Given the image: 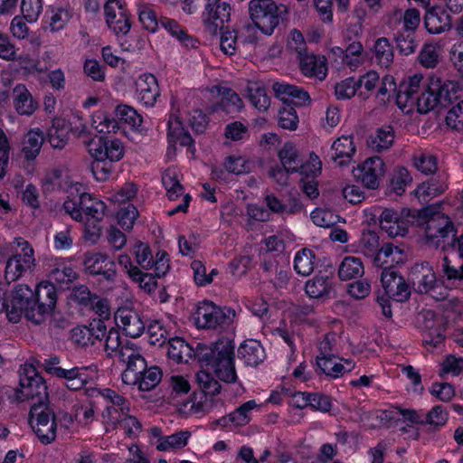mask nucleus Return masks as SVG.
Listing matches in <instances>:
<instances>
[{"mask_svg": "<svg viewBox=\"0 0 463 463\" xmlns=\"http://www.w3.org/2000/svg\"><path fill=\"white\" fill-rule=\"evenodd\" d=\"M420 226H424L426 244L444 250H457L463 260V233L456 237L457 229L451 219L439 212V205H430L418 212Z\"/></svg>", "mask_w": 463, "mask_h": 463, "instance_id": "f257e3e1", "label": "nucleus"}, {"mask_svg": "<svg viewBox=\"0 0 463 463\" xmlns=\"http://www.w3.org/2000/svg\"><path fill=\"white\" fill-rule=\"evenodd\" d=\"M196 355L200 362L210 367L218 380L235 383L238 376L234 364V345L228 338H222L211 345H198Z\"/></svg>", "mask_w": 463, "mask_h": 463, "instance_id": "f03ea898", "label": "nucleus"}, {"mask_svg": "<svg viewBox=\"0 0 463 463\" xmlns=\"http://www.w3.org/2000/svg\"><path fill=\"white\" fill-rule=\"evenodd\" d=\"M34 291L25 284H18L11 290L0 287V313L5 312L10 322H19L22 315L39 325V315L35 316Z\"/></svg>", "mask_w": 463, "mask_h": 463, "instance_id": "7ed1b4c3", "label": "nucleus"}, {"mask_svg": "<svg viewBox=\"0 0 463 463\" xmlns=\"http://www.w3.org/2000/svg\"><path fill=\"white\" fill-rule=\"evenodd\" d=\"M248 5L253 24L266 35H271L288 14L287 6L274 0H250Z\"/></svg>", "mask_w": 463, "mask_h": 463, "instance_id": "20e7f679", "label": "nucleus"}, {"mask_svg": "<svg viewBox=\"0 0 463 463\" xmlns=\"http://www.w3.org/2000/svg\"><path fill=\"white\" fill-rule=\"evenodd\" d=\"M28 421L42 444L49 445L55 440L57 437L56 417L49 403L32 404Z\"/></svg>", "mask_w": 463, "mask_h": 463, "instance_id": "39448f33", "label": "nucleus"}, {"mask_svg": "<svg viewBox=\"0 0 463 463\" xmlns=\"http://www.w3.org/2000/svg\"><path fill=\"white\" fill-rule=\"evenodd\" d=\"M20 398L32 400V404L49 403V393L45 380L32 364H24L19 369Z\"/></svg>", "mask_w": 463, "mask_h": 463, "instance_id": "423d86ee", "label": "nucleus"}, {"mask_svg": "<svg viewBox=\"0 0 463 463\" xmlns=\"http://www.w3.org/2000/svg\"><path fill=\"white\" fill-rule=\"evenodd\" d=\"M84 143L94 159H104L110 163L118 162L125 153L122 141L109 136H100Z\"/></svg>", "mask_w": 463, "mask_h": 463, "instance_id": "0eeeda50", "label": "nucleus"}, {"mask_svg": "<svg viewBox=\"0 0 463 463\" xmlns=\"http://www.w3.org/2000/svg\"><path fill=\"white\" fill-rule=\"evenodd\" d=\"M195 322L198 327L214 329L232 322L235 313L232 309H222L213 302H201L196 310Z\"/></svg>", "mask_w": 463, "mask_h": 463, "instance_id": "6e6552de", "label": "nucleus"}, {"mask_svg": "<svg viewBox=\"0 0 463 463\" xmlns=\"http://www.w3.org/2000/svg\"><path fill=\"white\" fill-rule=\"evenodd\" d=\"M15 242L22 248L20 252L16 251L6 262L5 277L8 281L18 279L24 272L32 269L35 261L33 249L28 241L15 239Z\"/></svg>", "mask_w": 463, "mask_h": 463, "instance_id": "1a4fd4ad", "label": "nucleus"}, {"mask_svg": "<svg viewBox=\"0 0 463 463\" xmlns=\"http://www.w3.org/2000/svg\"><path fill=\"white\" fill-rule=\"evenodd\" d=\"M119 360L126 364V369L122 373V381L126 384H137L138 377L144 373L147 364L146 359L139 351L135 348V345L127 340V345L119 352Z\"/></svg>", "mask_w": 463, "mask_h": 463, "instance_id": "9d476101", "label": "nucleus"}, {"mask_svg": "<svg viewBox=\"0 0 463 463\" xmlns=\"http://www.w3.org/2000/svg\"><path fill=\"white\" fill-rule=\"evenodd\" d=\"M381 282L386 295L397 302L407 301L411 294L410 285L394 269L383 268Z\"/></svg>", "mask_w": 463, "mask_h": 463, "instance_id": "9b49d317", "label": "nucleus"}, {"mask_svg": "<svg viewBox=\"0 0 463 463\" xmlns=\"http://www.w3.org/2000/svg\"><path fill=\"white\" fill-rule=\"evenodd\" d=\"M203 5L204 12L203 13V16L206 31L215 35L217 34L218 28L222 30L224 23L230 20L231 5L222 0L206 2Z\"/></svg>", "mask_w": 463, "mask_h": 463, "instance_id": "f8f14e48", "label": "nucleus"}, {"mask_svg": "<svg viewBox=\"0 0 463 463\" xmlns=\"http://www.w3.org/2000/svg\"><path fill=\"white\" fill-rule=\"evenodd\" d=\"M82 264L85 271L91 276H100L107 281L116 277V264L106 254L87 251L83 255Z\"/></svg>", "mask_w": 463, "mask_h": 463, "instance_id": "ddd939ff", "label": "nucleus"}, {"mask_svg": "<svg viewBox=\"0 0 463 463\" xmlns=\"http://www.w3.org/2000/svg\"><path fill=\"white\" fill-rule=\"evenodd\" d=\"M384 173V162L380 156L370 157L353 170L354 178L369 189L379 186V181Z\"/></svg>", "mask_w": 463, "mask_h": 463, "instance_id": "4468645a", "label": "nucleus"}, {"mask_svg": "<svg viewBox=\"0 0 463 463\" xmlns=\"http://www.w3.org/2000/svg\"><path fill=\"white\" fill-rule=\"evenodd\" d=\"M35 316L38 314L39 324L44 320L45 315L51 313L56 306V286L49 281H42L34 291Z\"/></svg>", "mask_w": 463, "mask_h": 463, "instance_id": "2eb2a0df", "label": "nucleus"}, {"mask_svg": "<svg viewBox=\"0 0 463 463\" xmlns=\"http://www.w3.org/2000/svg\"><path fill=\"white\" fill-rule=\"evenodd\" d=\"M106 23L116 34H127L131 27L126 10L118 0H109L104 5Z\"/></svg>", "mask_w": 463, "mask_h": 463, "instance_id": "dca6fc26", "label": "nucleus"}, {"mask_svg": "<svg viewBox=\"0 0 463 463\" xmlns=\"http://www.w3.org/2000/svg\"><path fill=\"white\" fill-rule=\"evenodd\" d=\"M107 206L102 201L95 202L94 206L87 210L85 213V234L87 241L95 243L102 233V222L106 214Z\"/></svg>", "mask_w": 463, "mask_h": 463, "instance_id": "f3484780", "label": "nucleus"}, {"mask_svg": "<svg viewBox=\"0 0 463 463\" xmlns=\"http://www.w3.org/2000/svg\"><path fill=\"white\" fill-rule=\"evenodd\" d=\"M411 274L412 284L418 293L428 294L437 287V277L429 262L415 264Z\"/></svg>", "mask_w": 463, "mask_h": 463, "instance_id": "a211bd4d", "label": "nucleus"}, {"mask_svg": "<svg viewBox=\"0 0 463 463\" xmlns=\"http://www.w3.org/2000/svg\"><path fill=\"white\" fill-rule=\"evenodd\" d=\"M279 158L281 165L288 172L299 173L302 175L308 176L309 164H304L298 149L292 142H287L279 151Z\"/></svg>", "mask_w": 463, "mask_h": 463, "instance_id": "6ab92c4d", "label": "nucleus"}, {"mask_svg": "<svg viewBox=\"0 0 463 463\" xmlns=\"http://www.w3.org/2000/svg\"><path fill=\"white\" fill-rule=\"evenodd\" d=\"M137 99L147 107H153L160 95L156 78L151 73H145L136 81Z\"/></svg>", "mask_w": 463, "mask_h": 463, "instance_id": "aec40b11", "label": "nucleus"}, {"mask_svg": "<svg viewBox=\"0 0 463 463\" xmlns=\"http://www.w3.org/2000/svg\"><path fill=\"white\" fill-rule=\"evenodd\" d=\"M272 88L276 97L281 99L287 106L293 104L301 107L310 101L307 91H305L302 88H298V86L276 82L273 84Z\"/></svg>", "mask_w": 463, "mask_h": 463, "instance_id": "412c9836", "label": "nucleus"}, {"mask_svg": "<svg viewBox=\"0 0 463 463\" xmlns=\"http://www.w3.org/2000/svg\"><path fill=\"white\" fill-rule=\"evenodd\" d=\"M380 227L390 237L405 236L408 233V222L392 209H384L379 216Z\"/></svg>", "mask_w": 463, "mask_h": 463, "instance_id": "4be33fe9", "label": "nucleus"}, {"mask_svg": "<svg viewBox=\"0 0 463 463\" xmlns=\"http://www.w3.org/2000/svg\"><path fill=\"white\" fill-rule=\"evenodd\" d=\"M116 321H119L125 335L132 338L140 336L146 327L140 315L131 309L119 308L115 314Z\"/></svg>", "mask_w": 463, "mask_h": 463, "instance_id": "5701e85b", "label": "nucleus"}, {"mask_svg": "<svg viewBox=\"0 0 463 463\" xmlns=\"http://www.w3.org/2000/svg\"><path fill=\"white\" fill-rule=\"evenodd\" d=\"M422 79L421 75L415 74L400 83L395 96L396 104L400 109L403 110L407 105L415 104Z\"/></svg>", "mask_w": 463, "mask_h": 463, "instance_id": "b1692460", "label": "nucleus"}, {"mask_svg": "<svg viewBox=\"0 0 463 463\" xmlns=\"http://www.w3.org/2000/svg\"><path fill=\"white\" fill-rule=\"evenodd\" d=\"M423 21L426 30L432 34L444 33L451 27L450 15L440 6L426 11Z\"/></svg>", "mask_w": 463, "mask_h": 463, "instance_id": "393cba45", "label": "nucleus"}, {"mask_svg": "<svg viewBox=\"0 0 463 463\" xmlns=\"http://www.w3.org/2000/svg\"><path fill=\"white\" fill-rule=\"evenodd\" d=\"M332 160L339 166L348 165L355 153L352 136H342L332 144Z\"/></svg>", "mask_w": 463, "mask_h": 463, "instance_id": "a878e982", "label": "nucleus"}, {"mask_svg": "<svg viewBox=\"0 0 463 463\" xmlns=\"http://www.w3.org/2000/svg\"><path fill=\"white\" fill-rule=\"evenodd\" d=\"M431 80L440 107L447 108L460 98L461 89L458 82L440 79Z\"/></svg>", "mask_w": 463, "mask_h": 463, "instance_id": "bb28decb", "label": "nucleus"}, {"mask_svg": "<svg viewBox=\"0 0 463 463\" xmlns=\"http://www.w3.org/2000/svg\"><path fill=\"white\" fill-rule=\"evenodd\" d=\"M238 357L248 366H258L264 361L266 354L259 341L248 339L239 346Z\"/></svg>", "mask_w": 463, "mask_h": 463, "instance_id": "cd10ccee", "label": "nucleus"}, {"mask_svg": "<svg viewBox=\"0 0 463 463\" xmlns=\"http://www.w3.org/2000/svg\"><path fill=\"white\" fill-rule=\"evenodd\" d=\"M14 107L20 115L31 116L38 108L25 85L18 84L13 89Z\"/></svg>", "mask_w": 463, "mask_h": 463, "instance_id": "c85d7f7f", "label": "nucleus"}, {"mask_svg": "<svg viewBox=\"0 0 463 463\" xmlns=\"http://www.w3.org/2000/svg\"><path fill=\"white\" fill-rule=\"evenodd\" d=\"M394 130L392 126L385 125L378 128L374 134L369 136L367 145L375 152H383L390 149L394 142Z\"/></svg>", "mask_w": 463, "mask_h": 463, "instance_id": "c756f323", "label": "nucleus"}, {"mask_svg": "<svg viewBox=\"0 0 463 463\" xmlns=\"http://www.w3.org/2000/svg\"><path fill=\"white\" fill-rule=\"evenodd\" d=\"M45 140L44 133L40 128L29 130L22 141V152L27 160L35 159Z\"/></svg>", "mask_w": 463, "mask_h": 463, "instance_id": "7c9ffc66", "label": "nucleus"}, {"mask_svg": "<svg viewBox=\"0 0 463 463\" xmlns=\"http://www.w3.org/2000/svg\"><path fill=\"white\" fill-rule=\"evenodd\" d=\"M297 58L299 61L300 70L306 76H316L319 79L326 77L327 71L326 64L324 61H318L313 53L307 51Z\"/></svg>", "mask_w": 463, "mask_h": 463, "instance_id": "2f4dec72", "label": "nucleus"}, {"mask_svg": "<svg viewBox=\"0 0 463 463\" xmlns=\"http://www.w3.org/2000/svg\"><path fill=\"white\" fill-rule=\"evenodd\" d=\"M50 282L58 285L61 288H69L70 285L79 279V273L71 267L59 264L48 271Z\"/></svg>", "mask_w": 463, "mask_h": 463, "instance_id": "473e14b6", "label": "nucleus"}, {"mask_svg": "<svg viewBox=\"0 0 463 463\" xmlns=\"http://www.w3.org/2000/svg\"><path fill=\"white\" fill-rule=\"evenodd\" d=\"M333 289L332 279L326 275H316L305 285L306 293L313 298L327 296Z\"/></svg>", "mask_w": 463, "mask_h": 463, "instance_id": "72a5a7b5", "label": "nucleus"}, {"mask_svg": "<svg viewBox=\"0 0 463 463\" xmlns=\"http://www.w3.org/2000/svg\"><path fill=\"white\" fill-rule=\"evenodd\" d=\"M245 91L250 103L259 110L266 111L269 105L270 100L267 94L264 86L256 81H249L247 83Z\"/></svg>", "mask_w": 463, "mask_h": 463, "instance_id": "f704fd0d", "label": "nucleus"}, {"mask_svg": "<svg viewBox=\"0 0 463 463\" xmlns=\"http://www.w3.org/2000/svg\"><path fill=\"white\" fill-rule=\"evenodd\" d=\"M402 250L392 243H386L373 256V263L383 268L393 269V263H398L402 260Z\"/></svg>", "mask_w": 463, "mask_h": 463, "instance_id": "c9c22d12", "label": "nucleus"}, {"mask_svg": "<svg viewBox=\"0 0 463 463\" xmlns=\"http://www.w3.org/2000/svg\"><path fill=\"white\" fill-rule=\"evenodd\" d=\"M69 135L70 128L61 118L54 119L47 133L49 143L53 148L58 149H62L67 145Z\"/></svg>", "mask_w": 463, "mask_h": 463, "instance_id": "e433bc0d", "label": "nucleus"}, {"mask_svg": "<svg viewBox=\"0 0 463 463\" xmlns=\"http://www.w3.org/2000/svg\"><path fill=\"white\" fill-rule=\"evenodd\" d=\"M364 273V264L360 258L347 256L338 267V277L341 280H349L362 277Z\"/></svg>", "mask_w": 463, "mask_h": 463, "instance_id": "4c0bfd02", "label": "nucleus"}, {"mask_svg": "<svg viewBox=\"0 0 463 463\" xmlns=\"http://www.w3.org/2000/svg\"><path fill=\"white\" fill-rule=\"evenodd\" d=\"M167 354L176 363H187L192 357L193 348L181 337L169 338Z\"/></svg>", "mask_w": 463, "mask_h": 463, "instance_id": "58836bf2", "label": "nucleus"}, {"mask_svg": "<svg viewBox=\"0 0 463 463\" xmlns=\"http://www.w3.org/2000/svg\"><path fill=\"white\" fill-rule=\"evenodd\" d=\"M296 397L303 399V403L297 405L298 408L310 406L313 409L322 412H328L332 408L331 398L323 393L298 392L296 393Z\"/></svg>", "mask_w": 463, "mask_h": 463, "instance_id": "ea45409f", "label": "nucleus"}, {"mask_svg": "<svg viewBox=\"0 0 463 463\" xmlns=\"http://www.w3.org/2000/svg\"><path fill=\"white\" fill-rule=\"evenodd\" d=\"M449 420V412L442 405L433 406L428 412L423 413L422 426H427L431 432L438 431L445 426Z\"/></svg>", "mask_w": 463, "mask_h": 463, "instance_id": "a19ab883", "label": "nucleus"}, {"mask_svg": "<svg viewBox=\"0 0 463 463\" xmlns=\"http://www.w3.org/2000/svg\"><path fill=\"white\" fill-rule=\"evenodd\" d=\"M373 53L376 61L382 67L388 68L393 62V46L386 37H380L374 42Z\"/></svg>", "mask_w": 463, "mask_h": 463, "instance_id": "79ce46f5", "label": "nucleus"}, {"mask_svg": "<svg viewBox=\"0 0 463 463\" xmlns=\"http://www.w3.org/2000/svg\"><path fill=\"white\" fill-rule=\"evenodd\" d=\"M396 48L402 55H411L414 53L418 48L419 41L416 33L404 30H399L394 34Z\"/></svg>", "mask_w": 463, "mask_h": 463, "instance_id": "37998d69", "label": "nucleus"}, {"mask_svg": "<svg viewBox=\"0 0 463 463\" xmlns=\"http://www.w3.org/2000/svg\"><path fill=\"white\" fill-rule=\"evenodd\" d=\"M448 188L447 176L445 174H439L430 178L427 182L418 186L417 194L422 196L435 197L443 194Z\"/></svg>", "mask_w": 463, "mask_h": 463, "instance_id": "c03bdc74", "label": "nucleus"}, {"mask_svg": "<svg viewBox=\"0 0 463 463\" xmlns=\"http://www.w3.org/2000/svg\"><path fill=\"white\" fill-rule=\"evenodd\" d=\"M316 255L310 249L304 248L298 250L294 259V269L302 276L310 275L315 268Z\"/></svg>", "mask_w": 463, "mask_h": 463, "instance_id": "a18cd8bd", "label": "nucleus"}, {"mask_svg": "<svg viewBox=\"0 0 463 463\" xmlns=\"http://www.w3.org/2000/svg\"><path fill=\"white\" fill-rule=\"evenodd\" d=\"M435 92L432 80H430L415 101L418 111L420 114H426L439 106V99H437L438 96Z\"/></svg>", "mask_w": 463, "mask_h": 463, "instance_id": "49530a36", "label": "nucleus"}, {"mask_svg": "<svg viewBox=\"0 0 463 463\" xmlns=\"http://www.w3.org/2000/svg\"><path fill=\"white\" fill-rule=\"evenodd\" d=\"M190 437L191 432L188 430H181L169 436H164L158 439L156 449L165 451L170 449H182L187 445Z\"/></svg>", "mask_w": 463, "mask_h": 463, "instance_id": "de8ad7c7", "label": "nucleus"}, {"mask_svg": "<svg viewBox=\"0 0 463 463\" xmlns=\"http://www.w3.org/2000/svg\"><path fill=\"white\" fill-rule=\"evenodd\" d=\"M71 16V10L69 7H52L46 23H48L51 32L54 33L63 29Z\"/></svg>", "mask_w": 463, "mask_h": 463, "instance_id": "09e8293b", "label": "nucleus"}, {"mask_svg": "<svg viewBox=\"0 0 463 463\" xmlns=\"http://www.w3.org/2000/svg\"><path fill=\"white\" fill-rule=\"evenodd\" d=\"M91 125L100 134L116 133L119 128L118 121L104 111L93 114Z\"/></svg>", "mask_w": 463, "mask_h": 463, "instance_id": "8fccbe9b", "label": "nucleus"}, {"mask_svg": "<svg viewBox=\"0 0 463 463\" xmlns=\"http://www.w3.org/2000/svg\"><path fill=\"white\" fill-rule=\"evenodd\" d=\"M162 183L167 191V196L170 200H175L178 196L183 194L184 187L178 180L175 170H165L162 175Z\"/></svg>", "mask_w": 463, "mask_h": 463, "instance_id": "3c124183", "label": "nucleus"}, {"mask_svg": "<svg viewBox=\"0 0 463 463\" xmlns=\"http://www.w3.org/2000/svg\"><path fill=\"white\" fill-rule=\"evenodd\" d=\"M139 390L147 392L154 389L162 379V371L158 366H151L146 368L144 373H141V377H138Z\"/></svg>", "mask_w": 463, "mask_h": 463, "instance_id": "603ef678", "label": "nucleus"}, {"mask_svg": "<svg viewBox=\"0 0 463 463\" xmlns=\"http://www.w3.org/2000/svg\"><path fill=\"white\" fill-rule=\"evenodd\" d=\"M70 298L77 305L89 308L93 301L97 299V294L92 293L86 285L79 284L71 288Z\"/></svg>", "mask_w": 463, "mask_h": 463, "instance_id": "864d4df0", "label": "nucleus"}, {"mask_svg": "<svg viewBox=\"0 0 463 463\" xmlns=\"http://www.w3.org/2000/svg\"><path fill=\"white\" fill-rule=\"evenodd\" d=\"M198 385L205 395L214 396L220 393L222 386L211 373L201 371L196 376Z\"/></svg>", "mask_w": 463, "mask_h": 463, "instance_id": "5fc2aeb1", "label": "nucleus"}, {"mask_svg": "<svg viewBox=\"0 0 463 463\" xmlns=\"http://www.w3.org/2000/svg\"><path fill=\"white\" fill-rule=\"evenodd\" d=\"M363 253L368 257H373L380 247L379 236L375 232L364 231L359 241Z\"/></svg>", "mask_w": 463, "mask_h": 463, "instance_id": "6e6d98bb", "label": "nucleus"}, {"mask_svg": "<svg viewBox=\"0 0 463 463\" xmlns=\"http://www.w3.org/2000/svg\"><path fill=\"white\" fill-rule=\"evenodd\" d=\"M439 47L433 43H425L419 53V62L425 68H434L439 63Z\"/></svg>", "mask_w": 463, "mask_h": 463, "instance_id": "4d7b16f0", "label": "nucleus"}, {"mask_svg": "<svg viewBox=\"0 0 463 463\" xmlns=\"http://www.w3.org/2000/svg\"><path fill=\"white\" fill-rule=\"evenodd\" d=\"M127 345V342L123 344L119 331L110 328L106 335L104 350L109 356L117 355L119 358L120 350Z\"/></svg>", "mask_w": 463, "mask_h": 463, "instance_id": "13d9d810", "label": "nucleus"}, {"mask_svg": "<svg viewBox=\"0 0 463 463\" xmlns=\"http://www.w3.org/2000/svg\"><path fill=\"white\" fill-rule=\"evenodd\" d=\"M421 316L426 322L425 328L430 330L429 338H426L424 340V342L427 345H432L433 346H438L439 344H441L443 342V340L445 339V336L439 330H435V334L431 332V330L434 328V326H435L434 312L428 310V311L422 313Z\"/></svg>", "mask_w": 463, "mask_h": 463, "instance_id": "bf43d9fd", "label": "nucleus"}, {"mask_svg": "<svg viewBox=\"0 0 463 463\" xmlns=\"http://www.w3.org/2000/svg\"><path fill=\"white\" fill-rule=\"evenodd\" d=\"M279 125L280 128L288 130H296L298 125V117L295 109L286 106L279 110Z\"/></svg>", "mask_w": 463, "mask_h": 463, "instance_id": "052dcab7", "label": "nucleus"}, {"mask_svg": "<svg viewBox=\"0 0 463 463\" xmlns=\"http://www.w3.org/2000/svg\"><path fill=\"white\" fill-rule=\"evenodd\" d=\"M147 333L149 335V342L153 345L162 346L168 339V332L163 324L155 320L147 326Z\"/></svg>", "mask_w": 463, "mask_h": 463, "instance_id": "680f3d73", "label": "nucleus"}, {"mask_svg": "<svg viewBox=\"0 0 463 463\" xmlns=\"http://www.w3.org/2000/svg\"><path fill=\"white\" fill-rule=\"evenodd\" d=\"M445 122L449 128L463 131V99L448 111Z\"/></svg>", "mask_w": 463, "mask_h": 463, "instance_id": "e2e57ef3", "label": "nucleus"}, {"mask_svg": "<svg viewBox=\"0 0 463 463\" xmlns=\"http://www.w3.org/2000/svg\"><path fill=\"white\" fill-rule=\"evenodd\" d=\"M126 413L127 412H121L118 407L106 406L101 413L102 422L105 425L106 431L115 430L117 426L119 425Z\"/></svg>", "mask_w": 463, "mask_h": 463, "instance_id": "0e129e2a", "label": "nucleus"}, {"mask_svg": "<svg viewBox=\"0 0 463 463\" xmlns=\"http://www.w3.org/2000/svg\"><path fill=\"white\" fill-rule=\"evenodd\" d=\"M43 11V0H22L21 12L29 23L36 22Z\"/></svg>", "mask_w": 463, "mask_h": 463, "instance_id": "69168bd1", "label": "nucleus"}, {"mask_svg": "<svg viewBox=\"0 0 463 463\" xmlns=\"http://www.w3.org/2000/svg\"><path fill=\"white\" fill-rule=\"evenodd\" d=\"M257 407L254 400L248 401L232 412V423L236 426H244L250 420L249 413Z\"/></svg>", "mask_w": 463, "mask_h": 463, "instance_id": "338daca9", "label": "nucleus"}, {"mask_svg": "<svg viewBox=\"0 0 463 463\" xmlns=\"http://www.w3.org/2000/svg\"><path fill=\"white\" fill-rule=\"evenodd\" d=\"M116 114L121 120H124L133 128L140 127L143 121L142 116L128 105H118L116 108Z\"/></svg>", "mask_w": 463, "mask_h": 463, "instance_id": "774afa93", "label": "nucleus"}]
</instances>
